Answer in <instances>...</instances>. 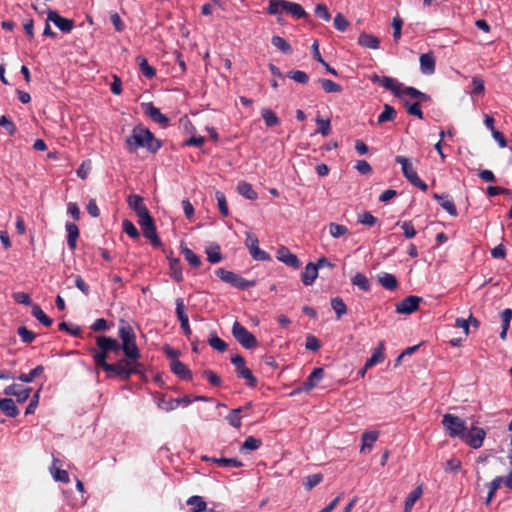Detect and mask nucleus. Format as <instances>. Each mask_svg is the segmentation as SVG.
Wrapping results in <instances>:
<instances>
[{
	"label": "nucleus",
	"mask_w": 512,
	"mask_h": 512,
	"mask_svg": "<svg viewBox=\"0 0 512 512\" xmlns=\"http://www.w3.org/2000/svg\"><path fill=\"white\" fill-rule=\"evenodd\" d=\"M243 411L242 407L233 409L227 416L226 420L228 423L233 426L234 428H240L241 427V416L240 413Z\"/></svg>",
	"instance_id": "obj_49"
},
{
	"label": "nucleus",
	"mask_w": 512,
	"mask_h": 512,
	"mask_svg": "<svg viewBox=\"0 0 512 512\" xmlns=\"http://www.w3.org/2000/svg\"><path fill=\"white\" fill-rule=\"evenodd\" d=\"M287 77L294 80L299 84H307L309 81V76L306 72L301 70H292L287 73Z\"/></svg>",
	"instance_id": "obj_54"
},
{
	"label": "nucleus",
	"mask_w": 512,
	"mask_h": 512,
	"mask_svg": "<svg viewBox=\"0 0 512 512\" xmlns=\"http://www.w3.org/2000/svg\"><path fill=\"white\" fill-rule=\"evenodd\" d=\"M186 503L191 507L188 512H204L206 510V502L201 496H191Z\"/></svg>",
	"instance_id": "obj_35"
},
{
	"label": "nucleus",
	"mask_w": 512,
	"mask_h": 512,
	"mask_svg": "<svg viewBox=\"0 0 512 512\" xmlns=\"http://www.w3.org/2000/svg\"><path fill=\"white\" fill-rule=\"evenodd\" d=\"M371 81L373 83H378L382 85L385 89L391 91L395 97L403 98L404 96H408L411 99H418L419 101H429L430 96L426 93L421 92L420 90L405 86L403 83L399 82L396 78L389 76H378L374 74L371 76Z\"/></svg>",
	"instance_id": "obj_3"
},
{
	"label": "nucleus",
	"mask_w": 512,
	"mask_h": 512,
	"mask_svg": "<svg viewBox=\"0 0 512 512\" xmlns=\"http://www.w3.org/2000/svg\"><path fill=\"white\" fill-rule=\"evenodd\" d=\"M121 343L115 338L100 335L96 337L98 349L91 348L90 354L96 366L103 369L107 376L127 381L134 374H140L143 365L139 362L140 351L136 344L133 328L122 321L118 328Z\"/></svg>",
	"instance_id": "obj_1"
},
{
	"label": "nucleus",
	"mask_w": 512,
	"mask_h": 512,
	"mask_svg": "<svg viewBox=\"0 0 512 512\" xmlns=\"http://www.w3.org/2000/svg\"><path fill=\"white\" fill-rule=\"evenodd\" d=\"M441 424L449 437L459 438L460 440L467 428L465 420L450 413L443 415Z\"/></svg>",
	"instance_id": "obj_5"
},
{
	"label": "nucleus",
	"mask_w": 512,
	"mask_h": 512,
	"mask_svg": "<svg viewBox=\"0 0 512 512\" xmlns=\"http://www.w3.org/2000/svg\"><path fill=\"white\" fill-rule=\"evenodd\" d=\"M123 231L133 239H136L139 237V232L135 225L130 221L125 219L122 223Z\"/></svg>",
	"instance_id": "obj_61"
},
{
	"label": "nucleus",
	"mask_w": 512,
	"mask_h": 512,
	"mask_svg": "<svg viewBox=\"0 0 512 512\" xmlns=\"http://www.w3.org/2000/svg\"><path fill=\"white\" fill-rule=\"evenodd\" d=\"M125 146L130 153L144 148L154 154L161 149L162 143L148 128L137 125L132 129L130 136L126 138Z\"/></svg>",
	"instance_id": "obj_2"
},
{
	"label": "nucleus",
	"mask_w": 512,
	"mask_h": 512,
	"mask_svg": "<svg viewBox=\"0 0 512 512\" xmlns=\"http://www.w3.org/2000/svg\"><path fill=\"white\" fill-rule=\"evenodd\" d=\"M128 206L135 211L138 216V221L150 216V213L144 204L143 198L137 194L129 195L127 199Z\"/></svg>",
	"instance_id": "obj_14"
},
{
	"label": "nucleus",
	"mask_w": 512,
	"mask_h": 512,
	"mask_svg": "<svg viewBox=\"0 0 512 512\" xmlns=\"http://www.w3.org/2000/svg\"><path fill=\"white\" fill-rule=\"evenodd\" d=\"M44 372V367L42 365L36 366L29 373H21L18 376V379L24 383H31L36 377L40 376Z\"/></svg>",
	"instance_id": "obj_42"
},
{
	"label": "nucleus",
	"mask_w": 512,
	"mask_h": 512,
	"mask_svg": "<svg viewBox=\"0 0 512 512\" xmlns=\"http://www.w3.org/2000/svg\"><path fill=\"white\" fill-rule=\"evenodd\" d=\"M331 307L334 310L338 319L347 313V306L343 299L340 297H334L331 299Z\"/></svg>",
	"instance_id": "obj_44"
},
{
	"label": "nucleus",
	"mask_w": 512,
	"mask_h": 512,
	"mask_svg": "<svg viewBox=\"0 0 512 512\" xmlns=\"http://www.w3.org/2000/svg\"><path fill=\"white\" fill-rule=\"evenodd\" d=\"M237 191L241 196L249 200H256L258 197L257 192L253 189V186L245 181L238 183Z\"/></svg>",
	"instance_id": "obj_29"
},
{
	"label": "nucleus",
	"mask_w": 512,
	"mask_h": 512,
	"mask_svg": "<svg viewBox=\"0 0 512 512\" xmlns=\"http://www.w3.org/2000/svg\"><path fill=\"white\" fill-rule=\"evenodd\" d=\"M0 126L2 128H4L10 136H12L16 133L17 129H16L15 124L12 122V120L9 117H7L5 115L0 117Z\"/></svg>",
	"instance_id": "obj_63"
},
{
	"label": "nucleus",
	"mask_w": 512,
	"mask_h": 512,
	"mask_svg": "<svg viewBox=\"0 0 512 512\" xmlns=\"http://www.w3.org/2000/svg\"><path fill=\"white\" fill-rule=\"evenodd\" d=\"M421 301V297L410 295L396 304V312L399 314L409 315L418 309Z\"/></svg>",
	"instance_id": "obj_10"
},
{
	"label": "nucleus",
	"mask_w": 512,
	"mask_h": 512,
	"mask_svg": "<svg viewBox=\"0 0 512 512\" xmlns=\"http://www.w3.org/2000/svg\"><path fill=\"white\" fill-rule=\"evenodd\" d=\"M31 391V388H25L18 384H11L4 389L3 393L6 396L16 397L18 403H24L29 399Z\"/></svg>",
	"instance_id": "obj_16"
},
{
	"label": "nucleus",
	"mask_w": 512,
	"mask_h": 512,
	"mask_svg": "<svg viewBox=\"0 0 512 512\" xmlns=\"http://www.w3.org/2000/svg\"><path fill=\"white\" fill-rule=\"evenodd\" d=\"M284 11L291 14L297 19H305L308 17V14L303 9V7L295 2H290L286 0Z\"/></svg>",
	"instance_id": "obj_27"
},
{
	"label": "nucleus",
	"mask_w": 512,
	"mask_h": 512,
	"mask_svg": "<svg viewBox=\"0 0 512 512\" xmlns=\"http://www.w3.org/2000/svg\"><path fill=\"white\" fill-rule=\"evenodd\" d=\"M271 43L284 54L292 52L291 45L283 37L275 35L271 38Z\"/></svg>",
	"instance_id": "obj_43"
},
{
	"label": "nucleus",
	"mask_w": 512,
	"mask_h": 512,
	"mask_svg": "<svg viewBox=\"0 0 512 512\" xmlns=\"http://www.w3.org/2000/svg\"><path fill=\"white\" fill-rule=\"evenodd\" d=\"M17 334L21 338L22 342L27 344L32 343L36 338L35 333L28 330L25 326H20L17 329Z\"/></svg>",
	"instance_id": "obj_57"
},
{
	"label": "nucleus",
	"mask_w": 512,
	"mask_h": 512,
	"mask_svg": "<svg viewBox=\"0 0 512 512\" xmlns=\"http://www.w3.org/2000/svg\"><path fill=\"white\" fill-rule=\"evenodd\" d=\"M317 132L322 136L326 137L331 132V122L329 119H323L321 117L316 118Z\"/></svg>",
	"instance_id": "obj_53"
},
{
	"label": "nucleus",
	"mask_w": 512,
	"mask_h": 512,
	"mask_svg": "<svg viewBox=\"0 0 512 512\" xmlns=\"http://www.w3.org/2000/svg\"><path fill=\"white\" fill-rule=\"evenodd\" d=\"M201 460L204 462H211L219 467L223 468H241L243 467L242 461L237 458H225V457H210L207 455L201 456Z\"/></svg>",
	"instance_id": "obj_17"
},
{
	"label": "nucleus",
	"mask_w": 512,
	"mask_h": 512,
	"mask_svg": "<svg viewBox=\"0 0 512 512\" xmlns=\"http://www.w3.org/2000/svg\"><path fill=\"white\" fill-rule=\"evenodd\" d=\"M472 90L470 91V94L472 96L474 95H482L485 91V83L484 80L478 76H474L472 78Z\"/></svg>",
	"instance_id": "obj_55"
},
{
	"label": "nucleus",
	"mask_w": 512,
	"mask_h": 512,
	"mask_svg": "<svg viewBox=\"0 0 512 512\" xmlns=\"http://www.w3.org/2000/svg\"><path fill=\"white\" fill-rule=\"evenodd\" d=\"M208 343L213 349L219 352H224L227 349V344L219 338L215 332L210 334Z\"/></svg>",
	"instance_id": "obj_51"
},
{
	"label": "nucleus",
	"mask_w": 512,
	"mask_h": 512,
	"mask_svg": "<svg viewBox=\"0 0 512 512\" xmlns=\"http://www.w3.org/2000/svg\"><path fill=\"white\" fill-rule=\"evenodd\" d=\"M486 432L483 428L472 426L471 429L465 430L461 440L473 449H478L483 445Z\"/></svg>",
	"instance_id": "obj_9"
},
{
	"label": "nucleus",
	"mask_w": 512,
	"mask_h": 512,
	"mask_svg": "<svg viewBox=\"0 0 512 512\" xmlns=\"http://www.w3.org/2000/svg\"><path fill=\"white\" fill-rule=\"evenodd\" d=\"M329 233L333 238H340L348 234L349 230L345 225L338 223H330L328 225Z\"/></svg>",
	"instance_id": "obj_46"
},
{
	"label": "nucleus",
	"mask_w": 512,
	"mask_h": 512,
	"mask_svg": "<svg viewBox=\"0 0 512 512\" xmlns=\"http://www.w3.org/2000/svg\"><path fill=\"white\" fill-rule=\"evenodd\" d=\"M185 260L192 266V267H199L201 265V260L191 249L188 247H182L181 250Z\"/></svg>",
	"instance_id": "obj_48"
},
{
	"label": "nucleus",
	"mask_w": 512,
	"mask_h": 512,
	"mask_svg": "<svg viewBox=\"0 0 512 512\" xmlns=\"http://www.w3.org/2000/svg\"><path fill=\"white\" fill-rule=\"evenodd\" d=\"M65 229L67 232V245L70 250L74 251L79 237V228L75 223L67 222L65 224Z\"/></svg>",
	"instance_id": "obj_21"
},
{
	"label": "nucleus",
	"mask_w": 512,
	"mask_h": 512,
	"mask_svg": "<svg viewBox=\"0 0 512 512\" xmlns=\"http://www.w3.org/2000/svg\"><path fill=\"white\" fill-rule=\"evenodd\" d=\"M231 363L236 368V374L239 378H243L246 380V385L250 388H254L257 384V379L253 375L252 371L246 367L245 359L239 355L235 354L231 356Z\"/></svg>",
	"instance_id": "obj_7"
},
{
	"label": "nucleus",
	"mask_w": 512,
	"mask_h": 512,
	"mask_svg": "<svg viewBox=\"0 0 512 512\" xmlns=\"http://www.w3.org/2000/svg\"><path fill=\"white\" fill-rule=\"evenodd\" d=\"M47 21H51L60 31L69 33L74 28L72 19L64 18L55 10H49L47 13Z\"/></svg>",
	"instance_id": "obj_12"
},
{
	"label": "nucleus",
	"mask_w": 512,
	"mask_h": 512,
	"mask_svg": "<svg viewBox=\"0 0 512 512\" xmlns=\"http://www.w3.org/2000/svg\"><path fill=\"white\" fill-rule=\"evenodd\" d=\"M351 283L354 285V286H357L361 291H364V292H368L370 290V281L369 279L367 278V276L363 273H356L352 278H351Z\"/></svg>",
	"instance_id": "obj_33"
},
{
	"label": "nucleus",
	"mask_w": 512,
	"mask_h": 512,
	"mask_svg": "<svg viewBox=\"0 0 512 512\" xmlns=\"http://www.w3.org/2000/svg\"><path fill=\"white\" fill-rule=\"evenodd\" d=\"M207 260L216 264L222 261L221 248L218 244L213 243L206 248Z\"/></svg>",
	"instance_id": "obj_32"
},
{
	"label": "nucleus",
	"mask_w": 512,
	"mask_h": 512,
	"mask_svg": "<svg viewBox=\"0 0 512 512\" xmlns=\"http://www.w3.org/2000/svg\"><path fill=\"white\" fill-rule=\"evenodd\" d=\"M286 0H270L267 7V13L270 15H279L284 11Z\"/></svg>",
	"instance_id": "obj_52"
},
{
	"label": "nucleus",
	"mask_w": 512,
	"mask_h": 512,
	"mask_svg": "<svg viewBox=\"0 0 512 512\" xmlns=\"http://www.w3.org/2000/svg\"><path fill=\"white\" fill-rule=\"evenodd\" d=\"M142 109L144 114L149 117L155 123L166 127L169 123V119L166 115L162 114L160 109L154 106L152 102L142 103Z\"/></svg>",
	"instance_id": "obj_11"
},
{
	"label": "nucleus",
	"mask_w": 512,
	"mask_h": 512,
	"mask_svg": "<svg viewBox=\"0 0 512 512\" xmlns=\"http://www.w3.org/2000/svg\"><path fill=\"white\" fill-rule=\"evenodd\" d=\"M276 258L286 264L289 267L298 269L301 266V262L297 255L293 254L287 247L281 246L277 249Z\"/></svg>",
	"instance_id": "obj_15"
},
{
	"label": "nucleus",
	"mask_w": 512,
	"mask_h": 512,
	"mask_svg": "<svg viewBox=\"0 0 512 512\" xmlns=\"http://www.w3.org/2000/svg\"><path fill=\"white\" fill-rule=\"evenodd\" d=\"M171 277L174 281L180 283L183 281V273L179 259H172L169 263Z\"/></svg>",
	"instance_id": "obj_41"
},
{
	"label": "nucleus",
	"mask_w": 512,
	"mask_h": 512,
	"mask_svg": "<svg viewBox=\"0 0 512 512\" xmlns=\"http://www.w3.org/2000/svg\"><path fill=\"white\" fill-rule=\"evenodd\" d=\"M176 304V315L179 322L189 320L188 315L186 313V308L184 304L183 298H177L175 301Z\"/></svg>",
	"instance_id": "obj_58"
},
{
	"label": "nucleus",
	"mask_w": 512,
	"mask_h": 512,
	"mask_svg": "<svg viewBox=\"0 0 512 512\" xmlns=\"http://www.w3.org/2000/svg\"><path fill=\"white\" fill-rule=\"evenodd\" d=\"M261 116L266 126L269 128L277 126L280 123L278 116L269 108H263L261 110Z\"/></svg>",
	"instance_id": "obj_38"
},
{
	"label": "nucleus",
	"mask_w": 512,
	"mask_h": 512,
	"mask_svg": "<svg viewBox=\"0 0 512 512\" xmlns=\"http://www.w3.org/2000/svg\"><path fill=\"white\" fill-rule=\"evenodd\" d=\"M232 335L246 349H252L257 346L256 337L238 321H235L232 326Z\"/></svg>",
	"instance_id": "obj_8"
},
{
	"label": "nucleus",
	"mask_w": 512,
	"mask_h": 512,
	"mask_svg": "<svg viewBox=\"0 0 512 512\" xmlns=\"http://www.w3.org/2000/svg\"><path fill=\"white\" fill-rule=\"evenodd\" d=\"M0 410L10 418H15L19 415V409L11 398H0Z\"/></svg>",
	"instance_id": "obj_24"
},
{
	"label": "nucleus",
	"mask_w": 512,
	"mask_h": 512,
	"mask_svg": "<svg viewBox=\"0 0 512 512\" xmlns=\"http://www.w3.org/2000/svg\"><path fill=\"white\" fill-rule=\"evenodd\" d=\"M397 226H400L404 231V236L407 239H411L416 236V230L411 221L397 222Z\"/></svg>",
	"instance_id": "obj_59"
},
{
	"label": "nucleus",
	"mask_w": 512,
	"mask_h": 512,
	"mask_svg": "<svg viewBox=\"0 0 512 512\" xmlns=\"http://www.w3.org/2000/svg\"><path fill=\"white\" fill-rule=\"evenodd\" d=\"M415 100L416 102L411 103L408 100L404 99V105L406 107L407 113L417 117L418 119H423L424 115L420 108V103H425L426 101H419L418 99ZM430 101L431 99L428 102Z\"/></svg>",
	"instance_id": "obj_34"
},
{
	"label": "nucleus",
	"mask_w": 512,
	"mask_h": 512,
	"mask_svg": "<svg viewBox=\"0 0 512 512\" xmlns=\"http://www.w3.org/2000/svg\"><path fill=\"white\" fill-rule=\"evenodd\" d=\"M171 371L178 376L182 380L190 381L192 380L193 374L192 371L188 368L186 364L179 361L170 362Z\"/></svg>",
	"instance_id": "obj_19"
},
{
	"label": "nucleus",
	"mask_w": 512,
	"mask_h": 512,
	"mask_svg": "<svg viewBox=\"0 0 512 512\" xmlns=\"http://www.w3.org/2000/svg\"><path fill=\"white\" fill-rule=\"evenodd\" d=\"M500 317H501L502 325H501V332H500L499 336L502 340H505L507 337V332L509 330L510 322L512 319V310L509 308L504 309L501 312Z\"/></svg>",
	"instance_id": "obj_31"
},
{
	"label": "nucleus",
	"mask_w": 512,
	"mask_h": 512,
	"mask_svg": "<svg viewBox=\"0 0 512 512\" xmlns=\"http://www.w3.org/2000/svg\"><path fill=\"white\" fill-rule=\"evenodd\" d=\"M379 283L387 290L393 291L398 287V281L393 274L382 272L378 275Z\"/></svg>",
	"instance_id": "obj_28"
},
{
	"label": "nucleus",
	"mask_w": 512,
	"mask_h": 512,
	"mask_svg": "<svg viewBox=\"0 0 512 512\" xmlns=\"http://www.w3.org/2000/svg\"><path fill=\"white\" fill-rule=\"evenodd\" d=\"M378 222V219L373 216L370 212H364L358 215V223L369 227L374 226Z\"/></svg>",
	"instance_id": "obj_62"
},
{
	"label": "nucleus",
	"mask_w": 512,
	"mask_h": 512,
	"mask_svg": "<svg viewBox=\"0 0 512 512\" xmlns=\"http://www.w3.org/2000/svg\"><path fill=\"white\" fill-rule=\"evenodd\" d=\"M215 198L217 200L220 213L225 217L228 216L229 209H228V205H227V201H226V197H225L224 193L221 191H216Z\"/></svg>",
	"instance_id": "obj_56"
},
{
	"label": "nucleus",
	"mask_w": 512,
	"mask_h": 512,
	"mask_svg": "<svg viewBox=\"0 0 512 512\" xmlns=\"http://www.w3.org/2000/svg\"><path fill=\"white\" fill-rule=\"evenodd\" d=\"M262 445V440L259 438H255L253 436H249L245 439L243 444L241 445V451H254L260 448Z\"/></svg>",
	"instance_id": "obj_50"
},
{
	"label": "nucleus",
	"mask_w": 512,
	"mask_h": 512,
	"mask_svg": "<svg viewBox=\"0 0 512 512\" xmlns=\"http://www.w3.org/2000/svg\"><path fill=\"white\" fill-rule=\"evenodd\" d=\"M433 198L439 203V205L446 210L451 216H457L458 211L454 204V201L449 195H441L438 193L433 194Z\"/></svg>",
	"instance_id": "obj_20"
},
{
	"label": "nucleus",
	"mask_w": 512,
	"mask_h": 512,
	"mask_svg": "<svg viewBox=\"0 0 512 512\" xmlns=\"http://www.w3.org/2000/svg\"><path fill=\"white\" fill-rule=\"evenodd\" d=\"M138 224L141 226L144 236L151 241L152 245L159 246L160 239L157 235L156 227L151 215L141 221H138Z\"/></svg>",
	"instance_id": "obj_13"
},
{
	"label": "nucleus",
	"mask_w": 512,
	"mask_h": 512,
	"mask_svg": "<svg viewBox=\"0 0 512 512\" xmlns=\"http://www.w3.org/2000/svg\"><path fill=\"white\" fill-rule=\"evenodd\" d=\"M422 488L419 486L409 493L405 499L404 512H410L415 502L421 497Z\"/></svg>",
	"instance_id": "obj_40"
},
{
	"label": "nucleus",
	"mask_w": 512,
	"mask_h": 512,
	"mask_svg": "<svg viewBox=\"0 0 512 512\" xmlns=\"http://www.w3.org/2000/svg\"><path fill=\"white\" fill-rule=\"evenodd\" d=\"M420 70L424 75H432L435 72L436 60L433 52H427L420 56Z\"/></svg>",
	"instance_id": "obj_18"
},
{
	"label": "nucleus",
	"mask_w": 512,
	"mask_h": 512,
	"mask_svg": "<svg viewBox=\"0 0 512 512\" xmlns=\"http://www.w3.org/2000/svg\"><path fill=\"white\" fill-rule=\"evenodd\" d=\"M324 376V370L323 368H314L312 370V372L309 374L308 378L306 379V381L304 382V387L303 389L305 391H310L312 390L320 380H322Z\"/></svg>",
	"instance_id": "obj_25"
},
{
	"label": "nucleus",
	"mask_w": 512,
	"mask_h": 512,
	"mask_svg": "<svg viewBox=\"0 0 512 512\" xmlns=\"http://www.w3.org/2000/svg\"><path fill=\"white\" fill-rule=\"evenodd\" d=\"M358 44L362 47L369 48V49H378L380 46V40L378 37L367 34V33H361L358 37Z\"/></svg>",
	"instance_id": "obj_26"
},
{
	"label": "nucleus",
	"mask_w": 512,
	"mask_h": 512,
	"mask_svg": "<svg viewBox=\"0 0 512 512\" xmlns=\"http://www.w3.org/2000/svg\"><path fill=\"white\" fill-rule=\"evenodd\" d=\"M378 437H379V432L376 430L365 431L361 437L360 451L361 452H365L366 450L370 451L373 448Z\"/></svg>",
	"instance_id": "obj_23"
},
{
	"label": "nucleus",
	"mask_w": 512,
	"mask_h": 512,
	"mask_svg": "<svg viewBox=\"0 0 512 512\" xmlns=\"http://www.w3.org/2000/svg\"><path fill=\"white\" fill-rule=\"evenodd\" d=\"M395 162L401 165L403 176L410 184L419 188L423 192L428 190L427 184L419 178L409 158L404 156H396Z\"/></svg>",
	"instance_id": "obj_4"
},
{
	"label": "nucleus",
	"mask_w": 512,
	"mask_h": 512,
	"mask_svg": "<svg viewBox=\"0 0 512 512\" xmlns=\"http://www.w3.org/2000/svg\"><path fill=\"white\" fill-rule=\"evenodd\" d=\"M319 83L321 84L322 88L327 93H339L342 92L343 88L338 83L330 80V79H319Z\"/></svg>",
	"instance_id": "obj_47"
},
{
	"label": "nucleus",
	"mask_w": 512,
	"mask_h": 512,
	"mask_svg": "<svg viewBox=\"0 0 512 512\" xmlns=\"http://www.w3.org/2000/svg\"><path fill=\"white\" fill-rule=\"evenodd\" d=\"M31 314L41 323L43 324L44 326L46 327H49L52 325L53 323V320L48 317L44 312L43 310L41 309V307L37 304H33L32 305V311H31Z\"/></svg>",
	"instance_id": "obj_37"
},
{
	"label": "nucleus",
	"mask_w": 512,
	"mask_h": 512,
	"mask_svg": "<svg viewBox=\"0 0 512 512\" xmlns=\"http://www.w3.org/2000/svg\"><path fill=\"white\" fill-rule=\"evenodd\" d=\"M384 359V347L381 342L378 347H376L372 353V355L366 360L365 368H371L374 365L381 363Z\"/></svg>",
	"instance_id": "obj_30"
},
{
	"label": "nucleus",
	"mask_w": 512,
	"mask_h": 512,
	"mask_svg": "<svg viewBox=\"0 0 512 512\" xmlns=\"http://www.w3.org/2000/svg\"><path fill=\"white\" fill-rule=\"evenodd\" d=\"M396 115H397V112L394 109V107H392L389 104H385L383 111L379 114V116L377 118V123L383 124L388 121H393L395 119Z\"/></svg>",
	"instance_id": "obj_36"
},
{
	"label": "nucleus",
	"mask_w": 512,
	"mask_h": 512,
	"mask_svg": "<svg viewBox=\"0 0 512 512\" xmlns=\"http://www.w3.org/2000/svg\"><path fill=\"white\" fill-rule=\"evenodd\" d=\"M247 248L249 249V252L254 260H256V261L270 260V255L266 251L260 249L259 244H255V246L252 245Z\"/></svg>",
	"instance_id": "obj_45"
},
{
	"label": "nucleus",
	"mask_w": 512,
	"mask_h": 512,
	"mask_svg": "<svg viewBox=\"0 0 512 512\" xmlns=\"http://www.w3.org/2000/svg\"><path fill=\"white\" fill-rule=\"evenodd\" d=\"M318 268L314 263L309 262L302 272L301 280L305 286H310L318 277Z\"/></svg>",
	"instance_id": "obj_22"
},
{
	"label": "nucleus",
	"mask_w": 512,
	"mask_h": 512,
	"mask_svg": "<svg viewBox=\"0 0 512 512\" xmlns=\"http://www.w3.org/2000/svg\"><path fill=\"white\" fill-rule=\"evenodd\" d=\"M215 274L223 282L228 283L231 286L241 289V290H246L255 285V281L247 280V279L241 277L240 275H238L232 271L226 270L224 268H218L215 271Z\"/></svg>",
	"instance_id": "obj_6"
},
{
	"label": "nucleus",
	"mask_w": 512,
	"mask_h": 512,
	"mask_svg": "<svg viewBox=\"0 0 512 512\" xmlns=\"http://www.w3.org/2000/svg\"><path fill=\"white\" fill-rule=\"evenodd\" d=\"M137 62L139 64V68L141 73L148 79L153 78L156 75V70L152 66L149 65L147 59L143 56L137 57Z\"/></svg>",
	"instance_id": "obj_39"
},
{
	"label": "nucleus",
	"mask_w": 512,
	"mask_h": 512,
	"mask_svg": "<svg viewBox=\"0 0 512 512\" xmlns=\"http://www.w3.org/2000/svg\"><path fill=\"white\" fill-rule=\"evenodd\" d=\"M322 479L323 476L320 473L309 475L305 479L304 486L307 490H311L312 488L320 484Z\"/></svg>",
	"instance_id": "obj_60"
},
{
	"label": "nucleus",
	"mask_w": 512,
	"mask_h": 512,
	"mask_svg": "<svg viewBox=\"0 0 512 512\" xmlns=\"http://www.w3.org/2000/svg\"><path fill=\"white\" fill-rule=\"evenodd\" d=\"M314 12L318 18L326 22L331 20V14L329 13L328 8L325 4H317Z\"/></svg>",
	"instance_id": "obj_64"
}]
</instances>
